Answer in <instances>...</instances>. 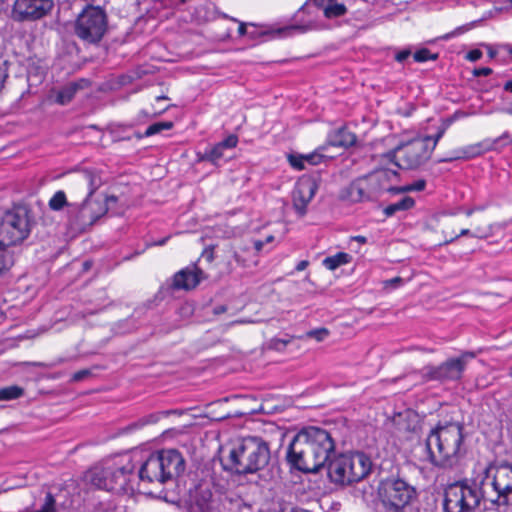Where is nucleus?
<instances>
[{
  "instance_id": "1",
  "label": "nucleus",
  "mask_w": 512,
  "mask_h": 512,
  "mask_svg": "<svg viewBox=\"0 0 512 512\" xmlns=\"http://www.w3.org/2000/svg\"><path fill=\"white\" fill-rule=\"evenodd\" d=\"M462 422L440 420L430 430L425 446L428 462L440 469H453L467 454Z\"/></svg>"
},
{
  "instance_id": "2",
  "label": "nucleus",
  "mask_w": 512,
  "mask_h": 512,
  "mask_svg": "<svg viewBox=\"0 0 512 512\" xmlns=\"http://www.w3.org/2000/svg\"><path fill=\"white\" fill-rule=\"evenodd\" d=\"M74 182L86 192V197L82 203L69 205V221L78 227L86 228L94 225L97 220L104 216L111 203L118 201L117 196H107L104 201L93 199L94 193L102 185L100 174L94 169H83L79 171Z\"/></svg>"
},
{
  "instance_id": "3",
  "label": "nucleus",
  "mask_w": 512,
  "mask_h": 512,
  "mask_svg": "<svg viewBox=\"0 0 512 512\" xmlns=\"http://www.w3.org/2000/svg\"><path fill=\"white\" fill-rule=\"evenodd\" d=\"M269 444L261 437L249 436L239 440L230 450L224 469L238 475L256 473L270 460Z\"/></svg>"
},
{
  "instance_id": "4",
  "label": "nucleus",
  "mask_w": 512,
  "mask_h": 512,
  "mask_svg": "<svg viewBox=\"0 0 512 512\" xmlns=\"http://www.w3.org/2000/svg\"><path fill=\"white\" fill-rule=\"evenodd\" d=\"M371 458L361 451L334 455L327 464L329 480L339 486H349L366 478L372 471Z\"/></svg>"
},
{
  "instance_id": "5",
  "label": "nucleus",
  "mask_w": 512,
  "mask_h": 512,
  "mask_svg": "<svg viewBox=\"0 0 512 512\" xmlns=\"http://www.w3.org/2000/svg\"><path fill=\"white\" fill-rule=\"evenodd\" d=\"M377 498L383 512H407L418 502L417 488L399 474H391L379 481Z\"/></svg>"
},
{
  "instance_id": "6",
  "label": "nucleus",
  "mask_w": 512,
  "mask_h": 512,
  "mask_svg": "<svg viewBox=\"0 0 512 512\" xmlns=\"http://www.w3.org/2000/svg\"><path fill=\"white\" fill-rule=\"evenodd\" d=\"M483 488L482 496L485 503L494 507H509L512 505V463L502 461L491 464L485 470V476L480 481Z\"/></svg>"
},
{
  "instance_id": "7",
  "label": "nucleus",
  "mask_w": 512,
  "mask_h": 512,
  "mask_svg": "<svg viewBox=\"0 0 512 512\" xmlns=\"http://www.w3.org/2000/svg\"><path fill=\"white\" fill-rule=\"evenodd\" d=\"M481 483L461 480L449 484L444 490V512H475L485 496Z\"/></svg>"
},
{
  "instance_id": "8",
  "label": "nucleus",
  "mask_w": 512,
  "mask_h": 512,
  "mask_svg": "<svg viewBox=\"0 0 512 512\" xmlns=\"http://www.w3.org/2000/svg\"><path fill=\"white\" fill-rule=\"evenodd\" d=\"M108 15L100 6L87 4L73 22V32L81 41L99 44L108 32Z\"/></svg>"
},
{
  "instance_id": "9",
  "label": "nucleus",
  "mask_w": 512,
  "mask_h": 512,
  "mask_svg": "<svg viewBox=\"0 0 512 512\" xmlns=\"http://www.w3.org/2000/svg\"><path fill=\"white\" fill-rule=\"evenodd\" d=\"M33 224L34 221L29 207L15 205L2 217L0 241L7 247L23 242L29 236Z\"/></svg>"
},
{
  "instance_id": "10",
  "label": "nucleus",
  "mask_w": 512,
  "mask_h": 512,
  "mask_svg": "<svg viewBox=\"0 0 512 512\" xmlns=\"http://www.w3.org/2000/svg\"><path fill=\"white\" fill-rule=\"evenodd\" d=\"M285 460L291 470L302 473H318L322 468L317 452L308 440L306 432L302 428L289 443Z\"/></svg>"
},
{
  "instance_id": "11",
  "label": "nucleus",
  "mask_w": 512,
  "mask_h": 512,
  "mask_svg": "<svg viewBox=\"0 0 512 512\" xmlns=\"http://www.w3.org/2000/svg\"><path fill=\"white\" fill-rule=\"evenodd\" d=\"M431 139L432 137H430V135L420 139H414L390 150L384 154V157L400 169H417L431 158Z\"/></svg>"
},
{
  "instance_id": "12",
  "label": "nucleus",
  "mask_w": 512,
  "mask_h": 512,
  "mask_svg": "<svg viewBox=\"0 0 512 512\" xmlns=\"http://www.w3.org/2000/svg\"><path fill=\"white\" fill-rule=\"evenodd\" d=\"M465 356L473 357V354L466 353L460 357L449 358L439 365H426L421 371L422 378L426 382L439 381L442 383L460 380L466 368Z\"/></svg>"
},
{
  "instance_id": "13",
  "label": "nucleus",
  "mask_w": 512,
  "mask_h": 512,
  "mask_svg": "<svg viewBox=\"0 0 512 512\" xmlns=\"http://www.w3.org/2000/svg\"><path fill=\"white\" fill-rule=\"evenodd\" d=\"M53 8V0H15L10 18L18 23L35 22L48 16Z\"/></svg>"
},
{
  "instance_id": "14",
  "label": "nucleus",
  "mask_w": 512,
  "mask_h": 512,
  "mask_svg": "<svg viewBox=\"0 0 512 512\" xmlns=\"http://www.w3.org/2000/svg\"><path fill=\"white\" fill-rule=\"evenodd\" d=\"M135 465L130 458L123 457L118 461L112 462V469L107 471H97L96 475H111V479L108 482H102L104 490L113 492H127L132 487L129 485Z\"/></svg>"
},
{
  "instance_id": "15",
  "label": "nucleus",
  "mask_w": 512,
  "mask_h": 512,
  "mask_svg": "<svg viewBox=\"0 0 512 512\" xmlns=\"http://www.w3.org/2000/svg\"><path fill=\"white\" fill-rule=\"evenodd\" d=\"M303 429L306 432L308 440L313 446L314 451L317 452V456L320 459L322 466L325 467V465H327L335 455L334 438L330 432L320 427L308 426Z\"/></svg>"
},
{
  "instance_id": "16",
  "label": "nucleus",
  "mask_w": 512,
  "mask_h": 512,
  "mask_svg": "<svg viewBox=\"0 0 512 512\" xmlns=\"http://www.w3.org/2000/svg\"><path fill=\"white\" fill-rule=\"evenodd\" d=\"M206 278L205 273L194 264L176 272L173 277L162 286L160 292H172L175 290L190 291L195 289Z\"/></svg>"
},
{
  "instance_id": "17",
  "label": "nucleus",
  "mask_w": 512,
  "mask_h": 512,
  "mask_svg": "<svg viewBox=\"0 0 512 512\" xmlns=\"http://www.w3.org/2000/svg\"><path fill=\"white\" fill-rule=\"evenodd\" d=\"M398 177V172L388 168L376 169L361 176L365 189L371 201L376 200L387 189V184Z\"/></svg>"
},
{
  "instance_id": "18",
  "label": "nucleus",
  "mask_w": 512,
  "mask_h": 512,
  "mask_svg": "<svg viewBox=\"0 0 512 512\" xmlns=\"http://www.w3.org/2000/svg\"><path fill=\"white\" fill-rule=\"evenodd\" d=\"M318 184L311 178L301 179L292 192L293 207L300 217L307 212V205L314 197Z\"/></svg>"
},
{
  "instance_id": "19",
  "label": "nucleus",
  "mask_w": 512,
  "mask_h": 512,
  "mask_svg": "<svg viewBox=\"0 0 512 512\" xmlns=\"http://www.w3.org/2000/svg\"><path fill=\"white\" fill-rule=\"evenodd\" d=\"M138 478L143 482L166 483L165 472L161 464L159 451L152 453L141 465L138 471Z\"/></svg>"
},
{
  "instance_id": "20",
  "label": "nucleus",
  "mask_w": 512,
  "mask_h": 512,
  "mask_svg": "<svg viewBox=\"0 0 512 512\" xmlns=\"http://www.w3.org/2000/svg\"><path fill=\"white\" fill-rule=\"evenodd\" d=\"M166 481L172 480L185 470V460L182 454L175 449H164L159 451Z\"/></svg>"
},
{
  "instance_id": "21",
  "label": "nucleus",
  "mask_w": 512,
  "mask_h": 512,
  "mask_svg": "<svg viewBox=\"0 0 512 512\" xmlns=\"http://www.w3.org/2000/svg\"><path fill=\"white\" fill-rule=\"evenodd\" d=\"M490 139H485L474 145H470L464 149L456 151V154L452 157L441 159L440 162L449 163L458 159H471L480 156L486 152L493 151Z\"/></svg>"
},
{
  "instance_id": "22",
  "label": "nucleus",
  "mask_w": 512,
  "mask_h": 512,
  "mask_svg": "<svg viewBox=\"0 0 512 512\" xmlns=\"http://www.w3.org/2000/svg\"><path fill=\"white\" fill-rule=\"evenodd\" d=\"M191 498L195 503L203 509L212 499V491L210 489V483L207 480H199L189 488Z\"/></svg>"
},
{
  "instance_id": "23",
  "label": "nucleus",
  "mask_w": 512,
  "mask_h": 512,
  "mask_svg": "<svg viewBox=\"0 0 512 512\" xmlns=\"http://www.w3.org/2000/svg\"><path fill=\"white\" fill-rule=\"evenodd\" d=\"M342 197L352 203L371 201L361 177L356 178L350 183V185L343 191Z\"/></svg>"
},
{
  "instance_id": "24",
  "label": "nucleus",
  "mask_w": 512,
  "mask_h": 512,
  "mask_svg": "<svg viewBox=\"0 0 512 512\" xmlns=\"http://www.w3.org/2000/svg\"><path fill=\"white\" fill-rule=\"evenodd\" d=\"M174 413H176L175 410H165V411L151 413V414L143 416L139 420L127 425L126 427H124L122 429V432L129 433L136 429L142 428L145 425L157 423L162 417H167L170 414H174Z\"/></svg>"
},
{
  "instance_id": "25",
  "label": "nucleus",
  "mask_w": 512,
  "mask_h": 512,
  "mask_svg": "<svg viewBox=\"0 0 512 512\" xmlns=\"http://www.w3.org/2000/svg\"><path fill=\"white\" fill-rule=\"evenodd\" d=\"M110 469H112V462H106L104 465L95 466L92 469H90L86 477L92 485L104 490V485L102 484V482H108L111 479V475H96V473L97 471H107Z\"/></svg>"
},
{
  "instance_id": "26",
  "label": "nucleus",
  "mask_w": 512,
  "mask_h": 512,
  "mask_svg": "<svg viewBox=\"0 0 512 512\" xmlns=\"http://www.w3.org/2000/svg\"><path fill=\"white\" fill-rule=\"evenodd\" d=\"M82 88L83 86L81 82H71L65 85L58 91L56 95V102L60 105L68 104L74 98L76 92Z\"/></svg>"
},
{
  "instance_id": "27",
  "label": "nucleus",
  "mask_w": 512,
  "mask_h": 512,
  "mask_svg": "<svg viewBox=\"0 0 512 512\" xmlns=\"http://www.w3.org/2000/svg\"><path fill=\"white\" fill-rule=\"evenodd\" d=\"M415 200L412 197L405 196L396 203L386 206L383 210L386 217H392L399 211H406L414 207Z\"/></svg>"
},
{
  "instance_id": "28",
  "label": "nucleus",
  "mask_w": 512,
  "mask_h": 512,
  "mask_svg": "<svg viewBox=\"0 0 512 512\" xmlns=\"http://www.w3.org/2000/svg\"><path fill=\"white\" fill-rule=\"evenodd\" d=\"M356 140L357 138L355 134L345 129H339L333 139L330 140L329 144L332 146L348 148L353 146L356 143Z\"/></svg>"
},
{
  "instance_id": "29",
  "label": "nucleus",
  "mask_w": 512,
  "mask_h": 512,
  "mask_svg": "<svg viewBox=\"0 0 512 512\" xmlns=\"http://www.w3.org/2000/svg\"><path fill=\"white\" fill-rule=\"evenodd\" d=\"M351 260V256L348 253L345 252H339L333 256L326 257L323 260V265L333 271L337 269L338 267L349 263Z\"/></svg>"
},
{
  "instance_id": "30",
  "label": "nucleus",
  "mask_w": 512,
  "mask_h": 512,
  "mask_svg": "<svg viewBox=\"0 0 512 512\" xmlns=\"http://www.w3.org/2000/svg\"><path fill=\"white\" fill-rule=\"evenodd\" d=\"M325 150H327V146H320L315 151L303 155L304 159L310 165H318L322 162L333 159L334 156L325 154Z\"/></svg>"
},
{
  "instance_id": "31",
  "label": "nucleus",
  "mask_w": 512,
  "mask_h": 512,
  "mask_svg": "<svg viewBox=\"0 0 512 512\" xmlns=\"http://www.w3.org/2000/svg\"><path fill=\"white\" fill-rule=\"evenodd\" d=\"M25 390L18 385H10L0 388V401H11L21 398Z\"/></svg>"
},
{
  "instance_id": "32",
  "label": "nucleus",
  "mask_w": 512,
  "mask_h": 512,
  "mask_svg": "<svg viewBox=\"0 0 512 512\" xmlns=\"http://www.w3.org/2000/svg\"><path fill=\"white\" fill-rule=\"evenodd\" d=\"M327 5L324 6V16L332 19L343 16L347 12V8L344 4L336 3L334 0H327Z\"/></svg>"
},
{
  "instance_id": "33",
  "label": "nucleus",
  "mask_w": 512,
  "mask_h": 512,
  "mask_svg": "<svg viewBox=\"0 0 512 512\" xmlns=\"http://www.w3.org/2000/svg\"><path fill=\"white\" fill-rule=\"evenodd\" d=\"M72 203L67 202L66 194L64 191L59 190L57 191L49 200V208L53 211H60L64 207H67L69 209V205Z\"/></svg>"
},
{
  "instance_id": "34",
  "label": "nucleus",
  "mask_w": 512,
  "mask_h": 512,
  "mask_svg": "<svg viewBox=\"0 0 512 512\" xmlns=\"http://www.w3.org/2000/svg\"><path fill=\"white\" fill-rule=\"evenodd\" d=\"M224 151L219 145L218 143H216L214 146H212L211 148L207 149L203 156H202V160L204 161H208L214 165H217L219 160L224 158Z\"/></svg>"
},
{
  "instance_id": "35",
  "label": "nucleus",
  "mask_w": 512,
  "mask_h": 512,
  "mask_svg": "<svg viewBox=\"0 0 512 512\" xmlns=\"http://www.w3.org/2000/svg\"><path fill=\"white\" fill-rule=\"evenodd\" d=\"M173 126L174 124L172 121L156 122L148 126L144 132V135L150 137L162 132L163 130H170L173 128Z\"/></svg>"
},
{
  "instance_id": "36",
  "label": "nucleus",
  "mask_w": 512,
  "mask_h": 512,
  "mask_svg": "<svg viewBox=\"0 0 512 512\" xmlns=\"http://www.w3.org/2000/svg\"><path fill=\"white\" fill-rule=\"evenodd\" d=\"M438 57V53H432L428 48H421L413 54L414 60L419 63L426 62L428 60H437Z\"/></svg>"
},
{
  "instance_id": "37",
  "label": "nucleus",
  "mask_w": 512,
  "mask_h": 512,
  "mask_svg": "<svg viewBox=\"0 0 512 512\" xmlns=\"http://www.w3.org/2000/svg\"><path fill=\"white\" fill-rule=\"evenodd\" d=\"M6 247L7 246L0 241V276L7 271L11 265Z\"/></svg>"
},
{
  "instance_id": "38",
  "label": "nucleus",
  "mask_w": 512,
  "mask_h": 512,
  "mask_svg": "<svg viewBox=\"0 0 512 512\" xmlns=\"http://www.w3.org/2000/svg\"><path fill=\"white\" fill-rule=\"evenodd\" d=\"M493 150H497L499 147H504L512 144V137L509 132H504L502 135L495 139H490Z\"/></svg>"
},
{
  "instance_id": "39",
  "label": "nucleus",
  "mask_w": 512,
  "mask_h": 512,
  "mask_svg": "<svg viewBox=\"0 0 512 512\" xmlns=\"http://www.w3.org/2000/svg\"><path fill=\"white\" fill-rule=\"evenodd\" d=\"M451 122H452L451 119H447L446 121H444L442 123V125L439 127L438 132L434 136H431L432 137V139H431L432 145H430L431 153L435 149V147H436L437 143L439 142V140L445 134V132H446V130L449 127Z\"/></svg>"
},
{
  "instance_id": "40",
  "label": "nucleus",
  "mask_w": 512,
  "mask_h": 512,
  "mask_svg": "<svg viewBox=\"0 0 512 512\" xmlns=\"http://www.w3.org/2000/svg\"><path fill=\"white\" fill-rule=\"evenodd\" d=\"M230 504V512H253L252 506L240 498L236 500H230Z\"/></svg>"
},
{
  "instance_id": "41",
  "label": "nucleus",
  "mask_w": 512,
  "mask_h": 512,
  "mask_svg": "<svg viewBox=\"0 0 512 512\" xmlns=\"http://www.w3.org/2000/svg\"><path fill=\"white\" fill-rule=\"evenodd\" d=\"M194 304L191 302L182 303L178 310L177 314L181 319H188L194 314Z\"/></svg>"
},
{
  "instance_id": "42",
  "label": "nucleus",
  "mask_w": 512,
  "mask_h": 512,
  "mask_svg": "<svg viewBox=\"0 0 512 512\" xmlns=\"http://www.w3.org/2000/svg\"><path fill=\"white\" fill-rule=\"evenodd\" d=\"M288 161H289L290 165L296 170L305 169L304 162H306V161L302 154H298V155L290 154L288 156Z\"/></svg>"
},
{
  "instance_id": "43",
  "label": "nucleus",
  "mask_w": 512,
  "mask_h": 512,
  "mask_svg": "<svg viewBox=\"0 0 512 512\" xmlns=\"http://www.w3.org/2000/svg\"><path fill=\"white\" fill-rule=\"evenodd\" d=\"M238 143V137L235 134H230L227 138L224 140L218 142V145L223 149H233L237 146Z\"/></svg>"
},
{
  "instance_id": "44",
  "label": "nucleus",
  "mask_w": 512,
  "mask_h": 512,
  "mask_svg": "<svg viewBox=\"0 0 512 512\" xmlns=\"http://www.w3.org/2000/svg\"><path fill=\"white\" fill-rule=\"evenodd\" d=\"M329 334V331L326 328H319L311 330L307 333L310 338H314L317 341H323Z\"/></svg>"
},
{
  "instance_id": "45",
  "label": "nucleus",
  "mask_w": 512,
  "mask_h": 512,
  "mask_svg": "<svg viewBox=\"0 0 512 512\" xmlns=\"http://www.w3.org/2000/svg\"><path fill=\"white\" fill-rule=\"evenodd\" d=\"M90 375H91V371L89 369L79 370L72 375L71 380L73 382H80V381L86 379L87 377H89Z\"/></svg>"
},
{
  "instance_id": "46",
  "label": "nucleus",
  "mask_w": 512,
  "mask_h": 512,
  "mask_svg": "<svg viewBox=\"0 0 512 512\" xmlns=\"http://www.w3.org/2000/svg\"><path fill=\"white\" fill-rule=\"evenodd\" d=\"M425 186H426V181L423 180V179H419V180L415 181L412 184L406 185L407 192H410V191H422V190L425 189Z\"/></svg>"
},
{
  "instance_id": "47",
  "label": "nucleus",
  "mask_w": 512,
  "mask_h": 512,
  "mask_svg": "<svg viewBox=\"0 0 512 512\" xmlns=\"http://www.w3.org/2000/svg\"><path fill=\"white\" fill-rule=\"evenodd\" d=\"M6 64L7 62H4L2 65H0V92L4 88V84L9 76Z\"/></svg>"
},
{
  "instance_id": "48",
  "label": "nucleus",
  "mask_w": 512,
  "mask_h": 512,
  "mask_svg": "<svg viewBox=\"0 0 512 512\" xmlns=\"http://www.w3.org/2000/svg\"><path fill=\"white\" fill-rule=\"evenodd\" d=\"M482 56H483V53L481 50L473 49L467 53L466 59H468L469 61L475 62V61H478L479 59H481Z\"/></svg>"
},
{
  "instance_id": "49",
  "label": "nucleus",
  "mask_w": 512,
  "mask_h": 512,
  "mask_svg": "<svg viewBox=\"0 0 512 512\" xmlns=\"http://www.w3.org/2000/svg\"><path fill=\"white\" fill-rule=\"evenodd\" d=\"M490 74H492V69L489 67L475 68L473 71V75L476 77L489 76Z\"/></svg>"
},
{
  "instance_id": "50",
  "label": "nucleus",
  "mask_w": 512,
  "mask_h": 512,
  "mask_svg": "<svg viewBox=\"0 0 512 512\" xmlns=\"http://www.w3.org/2000/svg\"><path fill=\"white\" fill-rule=\"evenodd\" d=\"M385 191L390 192L392 194H401L407 192L406 185L404 186H389V183L387 184V189Z\"/></svg>"
},
{
  "instance_id": "51",
  "label": "nucleus",
  "mask_w": 512,
  "mask_h": 512,
  "mask_svg": "<svg viewBox=\"0 0 512 512\" xmlns=\"http://www.w3.org/2000/svg\"><path fill=\"white\" fill-rule=\"evenodd\" d=\"M411 55V50L410 49H404V50H401L399 51L398 53H396L395 55V60L397 62H400L402 63L403 61H405L409 56Z\"/></svg>"
},
{
  "instance_id": "52",
  "label": "nucleus",
  "mask_w": 512,
  "mask_h": 512,
  "mask_svg": "<svg viewBox=\"0 0 512 512\" xmlns=\"http://www.w3.org/2000/svg\"><path fill=\"white\" fill-rule=\"evenodd\" d=\"M112 135H113V140L115 142H118V141H129L131 140V136L129 135H124V134H120L118 130H113L112 131Z\"/></svg>"
},
{
  "instance_id": "53",
  "label": "nucleus",
  "mask_w": 512,
  "mask_h": 512,
  "mask_svg": "<svg viewBox=\"0 0 512 512\" xmlns=\"http://www.w3.org/2000/svg\"><path fill=\"white\" fill-rule=\"evenodd\" d=\"M461 236H475L469 229H462L458 235H456L454 238H451L450 240H447L445 243H452L455 239L461 237Z\"/></svg>"
},
{
  "instance_id": "54",
  "label": "nucleus",
  "mask_w": 512,
  "mask_h": 512,
  "mask_svg": "<svg viewBox=\"0 0 512 512\" xmlns=\"http://www.w3.org/2000/svg\"><path fill=\"white\" fill-rule=\"evenodd\" d=\"M388 285L393 288L399 287L403 283V279L401 277H394L386 282Z\"/></svg>"
},
{
  "instance_id": "55",
  "label": "nucleus",
  "mask_w": 512,
  "mask_h": 512,
  "mask_svg": "<svg viewBox=\"0 0 512 512\" xmlns=\"http://www.w3.org/2000/svg\"><path fill=\"white\" fill-rule=\"evenodd\" d=\"M309 265V261L308 260H301L295 267V270L300 272V271H303L305 270Z\"/></svg>"
},
{
  "instance_id": "56",
  "label": "nucleus",
  "mask_w": 512,
  "mask_h": 512,
  "mask_svg": "<svg viewBox=\"0 0 512 512\" xmlns=\"http://www.w3.org/2000/svg\"><path fill=\"white\" fill-rule=\"evenodd\" d=\"M169 108H170V106H167L166 108H164V109H162V110H160V111H158V112H153V113L151 114V117H157V116L161 115L162 113H164L165 111H167ZM141 114H143L145 117L150 116V114H149V113H147L145 110H142V111H141Z\"/></svg>"
},
{
  "instance_id": "57",
  "label": "nucleus",
  "mask_w": 512,
  "mask_h": 512,
  "mask_svg": "<svg viewBox=\"0 0 512 512\" xmlns=\"http://www.w3.org/2000/svg\"><path fill=\"white\" fill-rule=\"evenodd\" d=\"M202 256L209 262L213 261L214 259V253H213V250H207L205 249L204 252L202 253Z\"/></svg>"
},
{
  "instance_id": "58",
  "label": "nucleus",
  "mask_w": 512,
  "mask_h": 512,
  "mask_svg": "<svg viewBox=\"0 0 512 512\" xmlns=\"http://www.w3.org/2000/svg\"><path fill=\"white\" fill-rule=\"evenodd\" d=\"M227 311V307L225 305H219L214 308V314L219 315Z\"/></svg>"
},
{
  "instance_id": "59",
  "label": "nucleus",
  "mask_w": 512,
  "mask_h": 512,
  "mask_svg": "<svg viewBox=\"0 0 512 512\" xmlns=\"http://www.w3.org/2000/svg\"><path fill=\"white\" fill-rule=\"evenodd\" d=\"M503 90L505 92H509V93H512V79L511 80H508L504 83L503 85Z\"/></svg>"
},
{
  "instance_id": "60",
  "label": "nucleus",
  "mask_w": 512,
  "mask_h": 512,
  "mask_svg": "<svg viewBox=\"0 0 512 512\" xmlns=\"http://www.w3.org/2000/svg\"><path fill=\"white\" fill-rule=\"evenodd\" d=\"M233 258L236 261V263H238L241 266H245L244 260L237 252H234Z\"/></svg>"
},
{
  "instance_id": "61",
  "label": "nucleus",
  "mask_w": 512,
  "mask_h": 512,
  "mask_svg": "<svg viewBox=\"0 0 512 512\" xmlns=\"http://www.w3.org/2000/svg\"><path fill=\"white\" fill-rule=\"evenodd\" d=\"M238 34L240 36H243V35L247 34V28H246V25L244 23H240V25L238 27Z\"/></svg>"
},
{
  "instance_id": "62",
  "label": "nucleus",
  "mask_w": 512,
  "mask_h": 512,
  "mask_svg": "<svg viewBox=\"0 0 512 512\" xmlns=\"http://www.w3.org/2000/svg\"><path fill=\"white\" fill-rule=\"evenodd\" d=\"M254 246L257 251H260L263 247V243L261 241H256Z\"/></svg>"
},
{
  "instance_id": "63",
  "label": "nucleus",
  "mask_w": 512,
  "mask_h": 512,
  "mask_svg": "<svg viewBox=\"0 0 512 512\" xmlns=\"http://www.w3.org/2000/svg\"><path fill=\"white\" fill-rule=\"evenodd\" d=\"M504 48L512 56V45L506 44L504 45Z\"/></svg>"
},
{
  "instance_id": "64",
  "label": "nucleus",
  "mask_w": 512,
  "mask_h": 512,
  "mask_svg": "<svg viewBox=\"0 0 512 512\" xmlns=\"http://www.w3.org/2000/svg\"><path fill=\"white\" fill-rule=\"evenodd\" d=\"M505 112L509 115H512V101L510 102L509 106L505 109Z\"/></svg>"
}]
</instances>
